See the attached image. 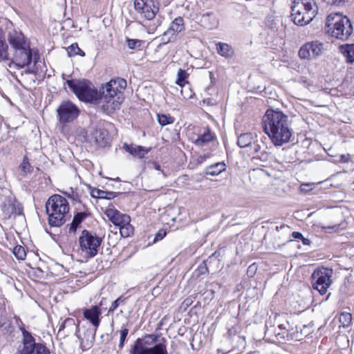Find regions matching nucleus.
I'll return each mask as SVG.
<instances>
[{"label": "nucleus", "instance_id": "obj_1", "mask_svg": "<svg viewBox=\"0 0 354 354\" xmlns=\"http://www.w3.org/2000/svg\"><path fill=\"white\" fill-rule=\"evenodd\" d=\"M66 84L81 101L95 102L100 100L106 114L120 109L124 99L122 91L127 87V81L119 77L107 82L99 91L86 80H68Z\"/></svg>", "mask_w": 354, "mask_h": 354}, {"label": "nucleus", "instance_id": "obj_2", "mask_svg": "<svg viewBox=\"0 0 354 354\" xmlns=\"http://www.w3.org/2000/svg\"><path fill=\"white\" fill-rule=\"evenodd\" d=\"M264 132L275 147H281L290 140L292 129L288 116L281 111L268 109L263 116Z\"/></svg>", "mask_w": 354, "mask_h": 354}, {"label": "nucleus", "instance_id": "obj_3", "mask_svg": "<svg viewBox=\"0 0 354 354\" xmlns=\"http://www.w3.org/2000/svg\"><path fill=\"white\" fill-rule=\"evenodd\" d=\"M46 210L48 216L49 225L51 227H59L66 221L69 205L64 197L54 194L46 201Z\"/></svg>", "mask_w": 354, "mask_h": 354}, {"label": "nucleus", "instance_id": "obj_4", "mask_svg": "<svg viewBox=\"0 0 354 354\" xmlns=\"http://www.w3.org/2000/svg\"><path fill=\"white\" fill-rule=\"evenodd\" d=\"M159 337L158 334H149L138 338L132 346L131 354H168L165 338L156 344Z\"/></svg>", "mask_w": 354, "mask_h": 354}, {"label": "nucleus", "instance_id": "obj_5", "mask_svg": "<svg viewBox=\"0 0 354 354\" xmlns=\"http://www.w3.org/2000/svg\"><path fill=\"white\" fill-rule=\"evenodd\" d=\"M324 29L326 32L341 40L347 39L353 32L350 19L337 13L327 17Z\"/></svg>", "mask_w": 354, "mask_h": 354}, {"label": "nucleus", "instance_id": "obj_6", "mask_svg": "<svg viewBox=\"0 0 354 354\" xmlns=\"http://www.w3.org/2000/svg\"><path fill=\"white\" fill-rule=\"evenodd\" d=\"M318 7L314 0H295L291 6V16L299 26L310 24L317 14Z\"/></svg>", "mask_w": 354, "mask_h": 354}, {"label": "nucleus", "instance_id": "obj_7", "mask_svg": "<svg viewBox=\"0 0 354 354\" xmlns=\"http://www.w3.org/2000/svg\"><path fill=\"white\" fill-rule=\"evenodd\" d=\"M101 313V310L97 306H93L91 308L84 309L83 311L84 317L86 319L89 320L90 322L95 327L94 333H92L89 330H86L84 333V338L86 339L77 336L80 342V345L84 349L89 348L93 346V343L95 339V331L100 325V316Z\"/></svg>", "mask_w": 354, "mask_h": 354}, {"label": "nucleus", "instance_id": "obj_8", "mask_svg": "<svg viewBox=\"0 0 354 354\" xmlns=\"http://www.w3.org/2000/svg\"><path fill=\"white\" fill-rule=\"evenodd\" d=\"M333 270L332 268L321 267L315 269L311 275L312 285L321 295H325L332 284Z\"/></svg>", "mask_w": 354, "mask_h": 354}, {"label": "nucleus", "instance_id": "obj_9", "mask_svg": "<svg viewBox=\"0 0 354 354\" xmlns=\"http://www.w3.org/2000/svg\"><path fill=\"white\" fill-rule=\"evenodd\" d=\"M102 241L100 237L86 230H84L79 237L82 252L87 258L94 257L97 254Z\"/></svg>", "mask_w": 354, "mask_h": 354}, {"label": "nucleus", "instance_id": "obj_10", "mask_svg": "<svg viewBox=\"0 0 354 354\" xmlns=\"http://www.w3.org/2000/svg\"><path fill=\"white\" fill-rule=\"evenodd\" d=\"M23 347L20 350L21 354H50L49 349L42 343H37L30 333L24 329Z\"/></svg>", "mask_w": 354, "mask_h": 354}, {"label": "nucleus", "instance_id": "obj_11", "mask_svg": "<svg viewBox=\"0 0 354 354\" xmlns=\"http://www.w3.org/2000/svg\"><path fill=\"white\" fill-rule=\"evenodd\" d=\"M324 50V44L316 40L302 45L298 54L301 59L313 60L321 56Z\"/></svg>", "mask_w": 354, "mask_h": 354}, {"label": "nucleus", "instance_id": "obj_12", "mask_svg": "<svg viewBox=\"0 0 354 354\" xmlns=\"http://www.w3.org/2000/svg\"><path fill=\"white\" fill-rule=\"evenodd\" d=\"M0 208L6 219L10 218L15 214H21L22 212V207L17 204L15 197L11 194L0 196Z\"/></svg>", "mask_w": 354, "mask_h": 354}, {"label": "nucleus", "instance_id": "obj_13", "mask_svg": "<svg viewBox=\"0 0 354 354\" xmlns=\"http://www.w3.org/2000/svg\"><path fill=\"white\" fill-rule=\"evenodd\" d=\"M59 121L66 124L75 120L79 115V108L70 101H63L57 109Z\"/></svg>", "mask_w": 354, "mask_h": 354}, {"label": "nucleus", "instance_id": "obj_14", "mask_svg": "<svg viewBox=\"0 0 354 354\" xmlns=\"http://www.w3.org/2000/svg\"><path fill=\"white\" fill-rule=\"evenodd\" d=\"M12 51V56L9 59L11 61L9 64L10 67L14 65L17 69H20L30 64L32 60V54L29 45Z\"/></svg>", "mask_w": 354, "mask_h": 354}, {"label": "nucleus", "instance_id": "obj_15", "mask_svg": "<svg viewBox=\"0 0 354 354\" xmlns=\"http://www.w3.org/2000/svg\"><path fill=\"white\" fill-rule=\"evenodd\" d=\"M134 8L140 16L147 20L153 19L158 11L153 0H135Z\"/></svg>", "mask_w": 354, "mask_h": 354}, {"label": "nucleus", "instance_id": "obj_16", "mask_svg": "<svg viewBox=\"0 0 354 354\" xmlns=\"http://www.w3.org/2000/svg\"><path fill=\"white\" fill-rule=\"evenodd\" d=\"M185 30L184 19L181 17L175 18L171 23L169 28L162 35L161 40L167 44L174 41L178 33L181 32Z\"/></svg>", "mask_w": 354, "mask_h": 354}, {"label": "nucleus", "instance_id": "obj_17", "mask_svg": "<svg viewBox=\"0 0 354 354\" xmlns=\"http://www.w3.org/2000/svg\"><path fill=\"white\" fill-rule=\"evenodd\" d=\"M108 219L115 226L120 227L127 222H131V218L126 214L121 213L113 205L109 206L104 212Z\"/></svg>", "mask_w": 354, "mask_h": 354}, {"label": "nucleus", "instance_id": "obj_18", "mask_svg": "<svg viewBox=\"0 0 354 354\" xmlns=\"http://www.w3.org/2000/svg\"><path fill=\"white\" fill-rule=\"evenodd\" d=\"M8 41L12 48V50L22 47H26L29 44L25 39V37L21 32L12 30L9 32Z\"/></svg>", "mask_w": 354, "mask_h": 354}, {"label": "nucleus", "instance_id": "obj_19", "mask_svg": "<svg viewBox=\"0 0 354 354\" xmlns=\"http://www.w3.org/2000/svg\"><path fill=\"white\" fill-rule=\"evenodd\" d=\"M276 329H274L272 326L268 327L266 325V330L265 331V335L269 337L270 339L273 337V333L274 334V339L272 340L273 342H283L284 341L289 340L290 339H293L292 334L289 333L288 330H280L277 332Z\"/></svg>", "mask_w": 354, "mask_h": 354}, {"label": "nucleus", "instance_id": "obj_20", "mask_svg": "<svg viewBox=\"0 0 354 354\" xmlns=\"http://www.w3.org/2000/svg\"><path fill=\"white\" fill-rule=\"evenodd\" d=\"M201 22L205 28L212 30L218 26L219 19L216 13L207 12L202 15Z\"/></svg>", "mask_w": 354, "mask_h": 354}, {"label": "nucleus", "instance_id": "obj_21", "mask_svg": "<svg viewBox=\"0 0 354 354\" xmlns=\"http://www.w3.org/2000/svg\"><path fill=\"white\" fill-rule=\"evenodd\" d=\"M123 149L131 155L138 158H143L149 151L150 149L135 145L124 143Z\"/></svg>", "mask_w": 354, "mask_h": 354}, {"label": "nucleus", "instance_id": "obj_22", "mask_svg": "<svg viewBox=\"0 0 354 354\" xmlns=\"http://www.w3.org/2000/svg\"><path fill=\"white\" fill-rule=\"evenodd\" d=\"M215 140V134L212 133L209 128H206L204 132L198 136L194 141V144L198 147H203L209 142H214Z\"/></svg>", "mask_w": 354, "mask_h": 354}, {"label": "nucleus", "instance_id": "obj_23", "mask_svg": "<svg viewBox=\"0 0 354 354\" xmlns=\"http://www.w3.org/2000/svg\"><path fill=\"white\" fill-rule=\"evenodd\" d=\"M88 187L90 189L91 196L93 198L110 200L114 198L119 194V193L114 192H107L99 189L97 188H92L91 186H89Z\"/></svg>", "mask_w": 354, "mask_h": 354}, {"label": "nucleus", "instance_id": "obj_24", "mask_svg": "<svg viewBox=\"0 0 354 354\" xmlns=\"http://www.w3.org/2000/svg\"><path fill=\"white\" fill-rule=\"evenodd\" d=\"M216 50L220 55L225 58H232L234 55L233 48L226 43H218L216 44Z\"/></svg>", "mask_w": 354, "mask_h": 354}, {"label": "nucleus", "instance_id": "obj_25", "mask_svg": "<svg viewBox=\"0 0 354 354\" xmlns=\"http://www.w3.org/2000/svg\"><path fill=\"white\" fill-rule=\"evenodd\" d=\"M224 162H217L207 167L205 169V173L207 175L216 176L224 171L226 169Z\"/></svg>", "mask_w": 354, "mask_h": 354}, {"label": "nucleus", "instance_id": "obj_26", "mask_svg": "<svg viewBox=\"0 0 354 354\" xmlns=\"http://www.w3.org/2000/svg\"><path fill=\"white\" fill-rule=\"evenodd\" d=\"M93 137L95 142L101 147L105 146L109 141V133L105 129H97L93 133Z\"/></svg>", "mask_w": 354, "mask_h": 354}, {"label": "nucleus", "instance_id": "obj_27", "mask_svg": "<svg viewBox=\"0 0 354 354\" xmlns=\"http://www.w3.org/2000/svg\"><path fill=\"white\" fill-rule=\"evenodd\" d=\"M253 138L252 133H242L238 137L237 145L241 148L250 147L252 143Z\"/></svg>", "mask_w": 354, "mask_h": 354}, {"label": "nucleus", "instance_id": "obj_28", "mask_svg": "<svg viewBox=\"0 0 354 354\" xmlns=\"http://www.w3.org/2000/svg\"><path fill=\"white\" fill-rule=\"evenodd\" d=\"M342 53L348 63H354V44L342 46Z\"/></svg>", "mask_w": 354, "mask_h": 354}, {"label": "nucleus", "instance_id": "obj_29", "mask_svg": "<svg viewBox=\"0 0 354 354\" xmlns=\"http://www.w3.org/2000/svg\"><path fill=\"white\" fill-rule=\"evenodd\" d=\"M119 230L121 236L124 238L131 236L134 232V228L131 225L130 222H127V224L124 223L119 227Z\"/></svg>", "mask_w": 354, "mask_h": 354}, {"label": "nucleus", "instance_id": "obj_30", "mask_svg": "<svg viewBox=\"0 0 354 354\" xmlns=\"http://www.w3.org/2000/svg\"><path fill=\"white\" fill-rule=\"evenodd\" d=\"M19 170L20 171L19 175L23 177L25 176L27 173L31 171V165L27 156L24 158L22 162L19 166Z\"/></svg>", "mask_w": 354, "mask_h": 354}, {"label": "nucleus", "instance_id": "obj_31", "mask_svg": "<svg viewBox=\"0 0 354 354\" xmlns=\"http://www.w3.org/2000/svg\"><path fill=\"white\" fill-rule=\"evenodd\" d=\"M189 74L185 70L179 68L177 73V78L176 80V84L180 86V87L184 86L186 84V80L188 77Z\"/></svg>", "mask_w": 354, "mask_h": 354}, {"label": "nucleus", "instance_id": "obj_32", "mask_svg": "<svg viewBox=\"0 0 354 354\" xmlns=\"http://www.w3.org/2000/svg\"><path fill=\"white\" fill-rule=\"evenodd\" d=\"M158 122L162 127L170 124L174 122V118L167 114H158L157 115Z\"/></svg>", "mask_w": 354, "mask_h": 354}, {"label": "nucleus", "instance_id": "obj_33", "mask_svg": "<svg viewBox=\"0 0 354 354\" xmlns=\"http://www.w3.org/2000/svg\"><path fill=\"white\" fill-rule=\"evenodd\" d=\"M67 53L70 57L75 55H80L84 57L85 55L84 52L80 48L77 44H73L67 48Z\"/></svg>", "mask_w": 354, "mask_h": 354}, {"label": "nucleus", "instance_id": "obj_34", "mask_svg": "<svg viewBox=\"0 0 354 354\" xmlns=\"http://www.w3.org/2000/svg\"><path fill=\"white\" fill-rule=\"evenodd\" d=\"M352 322V315L351 313L344 312L340 314L339 322L344 328L348 327Z\"/></svg>", "mask_w": 354, "mask_h": 354}, {"label": "nucleus", "instance_id": "obj_35", "mask_svg": "<svg viewBox=\"0 0 354 354\" xmlns=\"http://www.w3.org/2000/svg\"><path fill=\"white\" fill-rule=\"evenodd\" d=\"M15 257L19 260H24L26 258V252L25 248L21 245H17L12 251Z\"/></svg>", "mask_w": 354, "mask_h": 354}, {"label": "nucleus", "instance_id": "obj_36", "mask_svg": "<svg viewBox=\"0 0 354 354\" xmlns=\"http://www.w3.org/2000/svg\"><path fill=\"white\" fill-rule=\"evenodd\" d=\"M75 326L76 328V333L79 332V326L75 324V320L72 318H67L59 325V333H60L61 330H64L66 326Z\"/></svg>", "mask_w": 354, "mask_h": 354}, {"label": "nucleus", "instance_id": "obj_37", "mask_svg": "<svg viewBox=\"0 0 354 354\" xmlns=\"http://www.w3.org/2000/svg\"><path fill=\"white\" fill-rule=\"evenodd\" d=\"M8 46L0 39V61L9 60V54L7 53Z\"/></svg>", "mask_w": 354, "mask_h": 354}, {"label": "nucleus", "instance_id": "obj_38", "mask_svg": "<svg viewBox=\"0 0 354 354\" xmlns=\"http://www.w3.org/2000/svg\"><path fill=\"white\" fill-rule=\"evenodd\" d=\"M128 334H129V329L127 328H124L120 330V342L118 344V347L120 349H122L123 348Z\"/></svg>", "mask_w": 354, "mask_h": 354}, {"label": "nucleus", "instance_id": "obj_39", "mask_svg": "<svg viewBox=\"0 0 354 354\" xmlns=\"http://www.w3.org/2000/svg\"><path fill=\"white\" fill-rule=\"evenodd\" d=\"M64 194L75 202H80V196L77 193L75 192L72 188H70L68 192H64Z\"/></svg>", "mask_w": 354, "mask_h": 354}, {"label": "nucleus", "instance_id": "obj_40", "mask_svg": "<svg viewBox=\"0 0 354 354\" xmlns=\"http://www.w3.org/2000/svg\"><path fill=\"white\" fill-rule=\"evenodd\" d=\"M127 42L130 49H136L141 46L142 41L139 39H127Z\"/></svg>", "mask_w": 354, "mask_h": 354}, {"label": "nucleus", "instance_id": "obj_41", "mask_svg": "<svg viewBox=\"0 0 354 354\" xmlns=\"http://www.w3.org/2000/svg\"><path fill=\"white\" fill-rule=\"evenodd\" d=\"M87 216V214L85 212H78L77 213L74 217L73 221L75 223L80 225L83 220H84Z\"/></svg>", "mask_w": 354, "mask_h": 354}, {"label": "nucleus", "instance_id": "obj_42", "mask_svg": "<svg viewBox=\"0 0 354 354\" xmlns=\"http://www.w3.org/2000/svg\"><path fill=\"white\" fill-rule=\"evenodd\" d=\"M322 229L324 230L326 233H331L333 232H336L339 229V225H328V226H323Z\"/></svg>", "mask_w": 354, "mask_h": 354}, {"label": "nucleus", "instance_id": "obj_43", "mask_svg": "<svg viewBox=\"0 0 354 354\" xmlns=\"http://www.w3.org/2000/svg\"><path fill=\"white\" fill-rule=\"evenodd\" d=\"M120 301H124L123 299H122V297H120L117 299H115L110 306L109 309V313L113 312L118 307Z\"/></svg>", "mask_w": 354, "mask_h": 354}, {"label": "nucleus", "instance_id": "obj_44", "mask_svg": "<svg viewBox=\"0 0 354 354\" xmlns=\"http://www.w3.org/2000/svg\"><path fill=\"white\" fill-rule=\"evenodd\" d=\"M211 153L209 152H207L205 153H203V155H201L197 158V162L198 164H202L207 159L210 158Z\"/></svg>", "mask_w": 354, "mask_h": 354}, {"label": "nucleus", "instance_id": "obj_45", "mask_svg": "<svg viewBox=\"0 0 354 354\" xmlns=\"http://www.w3.org/2000/svg\"><path fill=\"white\" fill-rule=\"evenodd\" d=\"M166 231L165 230H160L156 234L153 241H158L162 239L166 236Z\"/></svg>", "mask_w": 354, "mask_h": 354}, {"label": "nucleus", "instance_id": "obj_46", "mask_svg": "<svg viewBox=\"0 0 354 354\" xmlns=\"http://www.w3.org/2000/svg\"><path fill=\"white\" fill-rule=\"evenodd\" d=\"M289 322L286 320L283 323H279L278 324V329L279 330H289Z\"/></svg>", "mask_w": 354, "mask_h": 354}, {"label": "nucleus", "instance_id": "obj_47", "mask_svg": "<svg viewBox=\"0 0 354 354\" xmlns=\"http://www.w3.org/2000/svg\"><path fill=\"white\" fill-rule=\"evenodd\" d=\"M328 4L334 6H341L344 3V0H326Z\"/></svg>", "mask_w": 354, "mask_h": 354}, {"label": "nucleus", "instance_id": "obj_48", "mask_svg": "<svg viewBox=\"0 0 354 354\" xmlns=\"http://www.w3.org/2000/svg\"><path fill=\"white\" fill-rule=\"evenodd\" d=\"M192 302H193V301H192V298H187L182 303V306H183L186 308L189 307V306H191Z\"/></svg>", "mask_w": 354, "mask_h": 354}, {"label": "nucleus", "instance_id": "obj_49", "mask_svg": "<svg viewBox=\"0 0 354 354\" xmlns=\"http://www.w3.org/2000/svg\"><path fill=\"white\" fill-rule=\"evenodd\" d=\"M292 237L295 239H301L303 238V235L299 232H293L292 233Z\"/></svg>", "mask_w": 354, "mask_h": 354}, {"label": "nucleus", "instance_id": "obj_50", "mask_svg": "<svg viewBox=\"0 0 354 354\" xmlns=\"http://www.w3.org/2000/svg\"><path fill=\"white\" fill-rule=\"evenodd\" d=\"M78 224L77 223H75L73 221H72L71 224V227H70V229H69V231L70 232H75L78 227Z\"/></svg>", "mask_w": 354, "mask_h": 354}, {"label": "nucleus", "instance_id": "obj_51", "mask_svg": "<svg viewBox=\"0 0 354 354\" xmlns=\"http://www.w3.org/2000/svg\"><path fill=\"white\" fill-rule=\"evenodd\" d=\"M253 148L255 153H258L260 151L261 147L259 145L254 143V146L250 145Z\"/></svg>", "mask_w": 354, "mask_h": 354}, {"label": "nucleus", "instance_id": "obj_52", "mask_svg": "<svg viewBox=\"0 0 354 354\" xmlns=\"http://www.w3.org/2000/svg\"><path fill=\"white\" fill-rule=\"evenodd\" d=\"M301 240L302 241V243L305 245H309L310 244V241L308 239L304 238L303 236V238Z\"/></svg>", "mask_w": 354, "mask_h": 354}, {"label": "nucleus", "instance_id": "obj_53", "mask_svg": "<svg viewBox=\"0 0 354 354\" xmlns=\"http://www.w3.org/2000/svg\"><path fill=\"white\" fill-rule=\"evenodd\" d=\"M236 329L234 328L233 327L228 329V334L230 336L234 335L236 333Z\"/></svg>", "mask_w": 354, "mask_h": 354}, {"label": "nucleus", "instance_id": "obj_54", "mask_svg": "<svg viewBox=\"0 0 354 354\" xmlns=\"http://www.w3.org/2000/svg\"><path fill=\"white\" fill-rule=\"evenodd\" d=\"M156 23H157V26H156V27H157V26H160V24H161V20H160V19H158L156 20ZM156 29V28H151V30H155Z\"/></svg>", "mask_w": 354, "mask_h": 354}, {"label": "nucleus", "instance_id": "obj_55", "mask_svg": "<svg viewBox=\"0 0 354 354\" xmlns=\"http://www.w3.org/2000/svg\"><path fill=\"white\" fill-rule=\"evenodd\" d=\"M154 168L156 169V170H160V166L157 164V163H154Z\"/></svg>", "mask_w": 354, "mask_h": 354}, {"label": "nucleus", "instance_id": "obj_56", "mask_svg": "<svg viewBox=\"0 0 354 354\" xmlns=\"http://www.w3.org/2000/svg\"><path fill=\"white\" fill-rule=\"evenodd\" d=\"M253 268H254V265H251L249 266L248 269V273H249L250 272V270H252Z\"/></svg>", "mask_w": 354, "mask_h": 354}, {"label": "nucleus", "instance_id": "obj_57", "mask_svg": "<svg viewBox=\"0 0 354 354\" xmlns=\"http://www.w3.org/2000/svg\"><path fill=\"white\" fill-rule=\"evenodd\" d=\"M26 73H33V71H32V70H30V69H27V70H26Z\"/></svg>", "mask_w": 354, "mask_h": 354}, {"label": "nucleus", "instance_id": "obj_58", "mask_svg": "<svg viewBox=\"0 0 354 354\" xmlns=\"http://www.w3.org/2000/svg\"><path fill=\"white\" fill-rule=\"evenodd\" d=\"M341 158H342V159H345V156L344 155H342Z\"/></svg>", "mask_w": 354, "mask_h": 354}, {"label": "nucleus", "instance_id": "obj_59", "mask_svg": "<svg viewBox=\"0 0 354 354\" xmlns=\"http://www.w3.org/2000/svg\"><path fill=\"white\" fill-rule=\"evenodd\" d=\"M286 226L285 225H281L280 228H283V227H285Z\"/></svg>", "mask_w": 354, "mask_h": 354}, {"label": "nucleus", "instance_id": "obj_60", "mask_svg": "<svg viewBox=\"0 0 354 354\" xmlns=\"http://www.w3.org/2000/svg\"><path fill=\"white\" fill-rule=\"evenodd\" d=\"M329 295H330V294H328V295H327V297H326V299H328V298L329 297Z\"/></svg>", "mask_w": 354, "mask_h": 354}]
</instances>
